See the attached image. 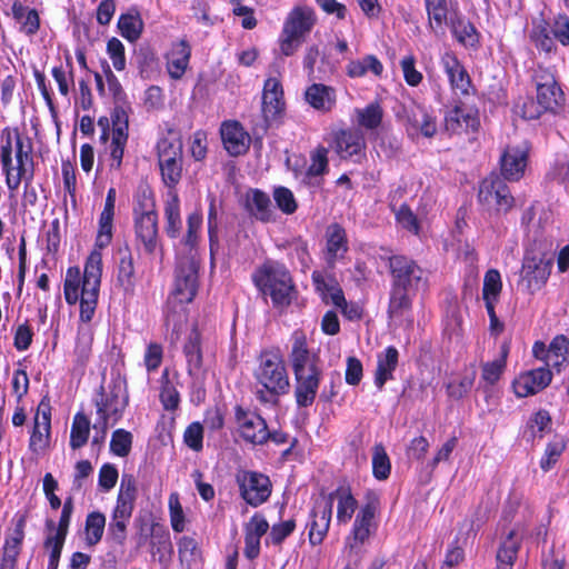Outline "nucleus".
Segmentation results:
<instances>
[{
  "label": "nucleus",
  "mask_w": 569,
  "mask_h": 569,
  "mask_svg": "<svg viewBox=\"0 0 569 569\" xmlns=\"http://www.w3.org/2000/svg\"><path fill=\"white\" fill-rule=\"evenodd\" d=\"M16 136V158H17V171H22L23 173H29V178H33V160L30 156L32 147L29 144L27 149H24L23 140L17 129L13 130Z\"/></svg>",
  "instance_id": "43"
},
{
  "label": "nucleus",
  "mask_w": 569,
  "mask_h": 569,
  "mask_svg": "<svg viewBox=\"0 0 569 569\" xmlns=\"http://www.w3.org/2000/svg\"><path fill=\"white\" fill-rule=\"evenodd\" d=\"M106 527V517L99 511L90 512L86 519L84 532L88 546H96L102 538Z\"/></svg>",
  "instance_id": "39"
},
{
  "label": "nucleus",
  "mask_w": 569,
  "mask_h": 569,
  "mask_svg": "<svg viewBox=\"0 0 569 569\" xmlns=\"http://www.w3.org/2000/svg\"><path fill=\"white\" fill-rule=\"evenodd\" d=\"M136 499H137L136 480L130 475H123L121 478L117 500L132 505L134 507Z\"/></svg>",
  "instance_id": "61"
},
{
  "label": "nucleus",
  "mask_w": 569,
  "mask_h": 569,
  "mask_svg": "<svg viewBox=\"0 0 569 569\" xmlns=\"http://www.w3.org/2000/svg\"><path fill=\"white\" fill-rule=\"evenodd\" d=\"M426 8L431 28H433V22L437 27H441L447 21L446 0H426Z\"/></svg>",
  "instance_id": "55"
},
{
  "label": "nucleus",
  "mask_w": 569,
  "mask_h": 569,
  "mask_svg": "<svg viewBox=\"0 0 569 569\" xmlns=\"http://www.w3.org/2000/svg\"><path fill=\"white\" fill-rule=\"evenodd\" d=\"M551 417L547 410H539L528 421L527 432L533 440L541 439L546 433L551 431Z\"/></svg>",
  "instance_id": "42"
},
{
  "label": "nucleus",
  "mask_w": 569,
  "mask_h": 569,
  "mask_svg": "<svg viewBox=\"0 0 569 569\" xmlns=\"http://www.w3.org/2000/svg\"><path fill=\"white\" fill-rule=\"evenodd\" d=\"M257 287L264 296H270L276 307L289 306L293 284L289 271L280 264H264L253 276Z\"/></svg>",
  "instance_id": "4"
},
{
  "label": "nucleus",
  "mask_w": 569,
  "mask_h": 569,
  "mask_svg": "<svg viewBox=\"0 0 569 569\" xmlns=\"http://www.w3.org/2000/svg\"><path fill=\"white\" fill-rule=\"evenodd\" d=\"M569 358V339L562 335L551 341L546 352L548 365L558 366Z\"/></svg>",
  "instance_id": "44"
},
{
  "label": "nucleus",
  "mask_w": 569,
  "mask_h": 569,
  "mask_svg": "<svg viewBox=\"0 0 569 569\" xmlns=\"http://www.w3.org/2000/svg\"><path fill=\"white\" fill-rule=\"evenodd\" d=\"M390 460L381 445L375 447L372 457V471L378 480H385L390 475Z\"/></svg>",
  "instance_id": "51"
},
{
  "label": "nucleus",
  "mask_w": 569,
  "mask_h": 569,
  "mask_svg": "<svg viewBox=\"0 0 569 569\" xmlns=\"http://www.w3.org/2000/svg\"><path fill=\"white\" fill-rule=\"evenodd\" d=\"M357 113L359 124L371 130L380 126L383 117V111L378 103H370Z\"/></svg>",
  "instance_id": "49"
},
{
  "label": "nucleus",
  "mask_w": 569,
  "mask_h": 569,
  "mask_svg": "<svg viewBox=\"0 0 569 569\" xmlns=\"http://www.w3.org/2000/svg\"><path fill=\"white\" fill-rule=\"evenodd\" d=\"M236 421L238 423L240 436L253 445H263L269 440L270 431L266 420L254 413L244 410L242 407H236Z\"/></svg>",
  "instance_id": "14"
},
{
  "label": "nucleus",
  "mask_w": 569,
  "mask_h": 569,
  "mask_svg": "<svg viewBox=\"0 0 569 569\" xmlns=\"http://www.w3.org/2000/svg\"><path fill=\"white\" fill-rule=\"evenodd\" d=\"M169 511L171 527L176 532H182L184 530V513L179 501L178 493L173 492L169 496Z\"/></svg>",
  "instance_id": "58"
},
{
  "label": "nucleus",
  "mask_w": 569,
  "mask_h": 569,
  "mask_svg": "<svg viewBox=\"0 0 569 569\" xmlns=\"http://www.w3.org/2000/svg\"><path fill=\"white\" fill-rule=\"evenodd\" d=\"M118 28L123 38L130 42L137 41L143 30V21L139 13L121 14L118 21Z\"/></svg>",
  "instance_id": "38"
},
{
  "label": "nucleus",
  "mask_w": 569,
  "mask_h": 569,
  "mask_svg": "<svg viewBox=\"0 0 569 569\" xmlns=\"http://www.w3.org/2000/svg\"><path fill=\"white\" fill-rule=\"evenodd\" d=\"M363 147L365 138L359 130H341L336 134V151L341 158L358 154Z\"/></svg>",
  "instance_id": "30"
},
{
  "label": "nucleus",
  "mask_w": 569,
  "mask_h": 569,
  "mask_svg": "<svg viewBox=\"0 0 569 569\" xmlns=\"http://www.w3.org/2000/svg\"><path fill=\"white\" fill-rule=\"evenodd\" d=\"M327 149L323 147L317 148L311 154V164L308 168V177H318L326 172L328 168Z\"/></svg>",
  "instance_id": "60"
},
{
  "label": "nucleus",
  "mask_w": 569,
  "mask_h": 569,
  "mask_svg": "<svg viewBox=\"0 0 569 569\" xmlns=\"http://www.w3.org/2000/svg\"><path fill=\"white\" fill-rule=\"evenodd\" d=\"M320 56L318 46H310L307 48L303 57V68L307 70L308 78L310 80H322L327 73L326 69L319 67L315 68V64Z\"/></svg>",
  "instance_id": "53"
},
{
  "label": "nucleus",
  "mask_w": 569,
  "mask_h": 569,
  "mask_svg": "<svg viewBox=\"0 0 569 569\" xmlns=\"http://www.w3.org/2000/svg\"><path fill=\"white\" fill-rule=\"evenodd\" d=\"M186 445L194 451L202 448L203 429L199 422H192L184 431Z\"/></svg>",
  "instance_id": "64"
},
{
  "label": "nucleus",
  "mask_w": 569,
  "mask_h": 569,
  "mask_svg": "<svg viewBox=\"0 0 569 569\" xmlns=\"http://www.w3.org/2000/svg\"><path fill=\"white\" fill-rule=\"evenodd\" d=\"M112 141H111V164L119 169L122 163L124 147L128 140L129 117L122 107H116L111 113Z\"/></svg>",
  "instance_id": "16"
},
{
  "label": "nucleus",
  "mask_w": 569,
  "mask_h": 569,
  "mask_svg": "<svg viewBox=\"0 0 569 569\" xmlns=\"http://www.w3.org/2000/svg\"><path fill=\"white\" fill-rule=\"evenodd\" d=\"M399 361L398 350L390 346L382 353L378 355L377 369L375 373V385L382 389L388 380L393 379V371Z\"/></svg>",
  "instance_id": "29"
},
{
  "label": "nucleus",
  "mask_w": 569,
  "mask_h": 569,
  "mask_svg": "<svg viewBox=\"0 0 569 569\" xmlns=\"http://www.w3.org/2000/svg\"><path fill=\"white\" fill-rule=\"evenodd\" d=\"M391 286L417 292L427 284L425 271L410 258L401 254L389 258Z\"/></svg>",
  "instance_id": "10"
},
{
  "label": "nucleus",
  "mask_w": 569,
  "mask_h": 569,
  "mask_svg": "<svg viewBox=\"0 0 569 569\" xmlns=\"http://www.w3.org/2000/svg\"><path fill=\"white\" fill-rule=\"evenodd\" d=\"M51 408L49 400L43 398L37 409L34 426L30 437L29 447L37 452L49 445Z\"/></svg>",
  "instance_id": "21"
},
{
  "label": "nucleus",
  "mask_w": 569,
  "mask_h": 569,
  "mask_svg": "<svg viewBox=\"0 0 569 569\" xmlns=\"http://www.w3.org/2000/svg\"><path fill=\"white\" fill-rule=\"evenodd\" d=\"M224 149L232 157L246 153L250 147V136L238 121H224L220 128Z\"/></svg>",
  "instance_id": "20"
},
{
  "label": "nucleus",
  "mask_w": 569,
  "mask_h": 569,
  "mask_svg": "<svg viewBox=\"0 0 569 569\" xmlns=\"http://www.w3.org/2000/svg\"><path fill=\"white\" fill-rule=\"evenodd\" d=\"M273 199L277 207L284 214H292L298 208V203L292 191L286 187H278L273 190Z\"/></svg>",
  "instance_id": "54"
},
{
  "label": "nucleus",
  "mask_w": 569,
  "mask_h": 569,
  "mask_svg": "<svg viewBox=\"0 0 569 569\" xmlns=\"http://www.w3.org/2000/svg\"><path fill=\"white\" fill-rule=\"evenodd\" d=\"M326 246L322 251L328 268L333 269L339 260H342L349 250L347 232L339 223H331L325 232Z\"/></svg>",
  "instance_id": "17"
},
{
  "label": "nucleus",
  "mask_w": 569,
  "mask_h": 569,
  "mask_svg": "<svg viewBox=\"0 0 569 569\" xmlns=\"http://www.w3.org/2000/svg\"><path fill=\"white\" fill-rule=\"evenodd\" d=\"M90 433V421L86 415L78 412L72 421L70 432V447L72 449H79L83 447L89 438Z\"/></svg>",
  "instance_id": "40"
},
{
  "label": "nucleus",
  "mask_w": 569,
  "mask_h": 569,
  "mask_svg": "<svg viewBox=\"0 0 569 569\" xmlns=\"http://www.w3.org/2000/svg\"><path fill=\"white\" fill-rule=\"evenodd\" d=\"M107 53L109 54L116 70L122 71L126 69L124 46L118 38H111L108 41Z\"/></svg>",
  "instance_id": "59"
},
{
  "label": "nucleus",
  "mask_w": 569,
  "mask_h": 569,
  "mask_svg": "<svg viewBox=\"0 0 569 569\" xmlns=\"http://www.w3.org/2000/svg\"><path fill=\"white\" fill-rule=\"evenodd\" d=\"M446 130L453 134L476 132L480 128L478 111L463 104L456 106L445 117Z\"/></svg>",
  "instance_id": "18"
},
{
  "label": "nucleus",
  "mask_w": 569,
  "mask_h": 569,
  "mask_svg": "<svg viewBox=\"0 0 569 569\" xmlns=\"http://www.w3.org/2000/svg\"><path fill=\"white\" fill-rule=\"evenodd\" d=\"M136 237L148 254H153L159 246L158 218L153 203L147 200L146 206L134 207Z\"/></svg>",
  "instance_id": "12"
},
{
  "label": "nucleus",
  "mask_w": 569,
  "mask_h": 569,
  "mask_svg": "<svg viewBox=\"0 0 569 569\" xmlns=\"http://www.w3.org/2000/svg\"><path fill=\"white\" fill-rule=\"evenodd\" d=\"M118 282L124 291H132L134 287V263L133 257L128 247L118 250Z\"/></svg>",
  "instance_id": "35"
},
{
  "label": "nucleus",
  "mask_w": 569,
  "mask_h": 569,
  "mask_svg": "<svg viewBox=\"0 0 569 569\" xmlns=\"http://www.w3.org/2000/svg\"><path fill=\"white\" fill-rule=\"evenodd\" d=\"M289 362L295 376V398L298 407H310L317 397L322 368L320 357L311 352L303 332L295 331Z\"/></svg>",
  "instance_id": "1"
},
{
  "label": "nucleus",
  "mask_w": 569,
  "mask_h": 569,
  "mask_svg": "<svg viewBox=\"0 0 569 569\" xmlns=\"http://www.w3.org/2000/svg\"><path fill=\"white\" fill-rule=\"evenodd\" d=\"M376 513V506L372 502H368L363 506L356 517L353 523V539L363 542L370 536V529Z\"/></svg>",
  "instance_id": "36"
},
{
  "label": "nucleus",
  "mask_w": 569,
  "mask_h": 569,
  "mask_svg": "<svg viewBox=\"0 0 569 569\" xmlns=\"http://www.w3.org/2000/svg\"><path fill=\"white\" fill-rule=\"evenodd\" d=\"M72 512H73V499H72V497H68L64 500V503L62 506V511H61L58 527L56 528V523L53 520L49 519L46 521V527L50 531V533L56 531L54 535H61L62 537H67Z\"/></svg>",
  "instance_id": "48"
},
{
  "label": "nucleus",
  "mask_w": 569,
  "mask_h": 569,
  "mask_svg": "<svg viewBox=\"0 0 569 569\" xmlns=\"http://www.w3.org/2000/svg\"><path fill=\"white\" fill-rule=\"evenodd\" d=\"M66 537H62L61 535H52L50 533L46 541H44V548L50 550L49 555V563L50 569H53L54 565H59V559L61 556L62 547L64 543Z\"/></svg>",
  "instance_id": "63"
},
{
  "label": "nucleus",
  "mask_w": 569,
  "mask_h": 569,
  "mask_svg": "<svg viewBox=\"0 0 569 569\" xmlns=\"http://www.w3.org/2000/svg\"><path fill=\"white\" fill-rule=\"evenodd\" d=\"M529 38L539 52L546 56L556 54V42L569 47V17L558 13L551 21L542 19L533 23Z\"/></svg>",
  "instance_id": "7"
},
{
  "label": "nucleus",
  "mask_w": 569,
  "mask_h": 569,
  "mask_svg": "<svg viewBox=\"0 0 569 569\" xmlns=\"http://www.w3.org/2000/svg\"><path fill=\"white\" fill-rule=\"evenodd\" d=\"M183 352L187 359L188 373L190 376H196L202 367L200 333L196 328L190 332L188 340L184 343Z\"/></svg>",
  "instance_id": "34"
},
{
  "label": "nucleus",
  "mask_w": 569,
  "mask_h": 569,
  "mask_svg": "<svg viewBox=\"0 0 569 569\" xmlns=\"http://www.w3.org/2000/svg\"><path fill=\"white\" fill-rule=\"evenodd\" d=\"M253 375L257 385L261 387L257 389L256 397L262 403H276L280 395L289 391L290 382L284 361L277 351H263Z\"/></svg>",
  "instance_id": "3"
},
{
  "label": "nucleus",
  "mask_w": 569,
  "mask_h": 569,
  "mask_svg": "<svg viewBox=\"0 0 569 569\" xmlns=\"http://www.w3.org/2000/svg\"><path fill=\"white\" fill-rule=\"evenodd\" d=\"M528 151L525 148H508L501 156V174L503 180L518 181L525 172Z\"/></svg>",
  "instance_id": "24"
},
{
  "label": "nucleus",
  "mask_w": 569,
  "mask_h": 569,
  "mask_svg": "<svg viewBox=\"0 0 569 569\" xmlns=\"http://www.w3.org/2000/svg\"><path fill=\"white\" fill-rule=\"evenodd\" d=\"M478 200L486 210L496 213H506L515 204L506 181L499 176H490L481 181Z\"/></svg>",
  "instance_id": "11"
},
{
  "label": "nucleus",
  "mask_w": 569,
  "mask_h": 569,
  "mask_svg": "<svg viewBox=\"0 0 569 569\" xmlns=\"http://www.w3.org/2000/svg\"><path fill=\"white\" fill-rule=\"evenodd\" d=\"M552 375L547 368H538L521 373L513 381V390L517 397L525 398L545 389L551 381Z\"/></svg>",
  "instance_id": "22"
},
{
  "label": "nucleus",
  "mask_w": 569,
  "mask_h": 569,
  "mask_svg": "<svg viewBox=\"0 0 569 569\" xmlns=\"http://www.w3.org/2000/svg\"><path fill=\"white\" fill-rule=\"evenodd\" d=\"M284 110L283 90L277 78L266 80L262 92V114L267 124L274 121Z\"/></svg>",
  "instance_id": "19"
},
{
  "label": "nucleus",
  "mask_w": 569,
  "mask_h": 569,
  "mask_svg": "<svg viewBox=\"0 0 569 569\" xmlns=\"http://www.w3.org/2000/svg\"><path fill=\"white\" fill-rule=\"evenodd\" d=\"M79 286H80L79 271L76 270V272L73 274L72 269H69L67 272L64 287H63L64 298L69 305H74L79 300V298H80Z\"/></svg>",
  "instance_id": "62"
},
{
  "label": "nucleus",
  "mask_w": 569,
  "mask_h": 569,
  "mask_svg": "<svg viewBox=\"0 0 569 569\" xmlns=\"http://www.w3.org/2000/svg\"><path fill=\"white\" fill-rule=\"evenodd\" d=\"M236 481L240 497L252 507L262 505L271 495V481L263 473L241 470L236 475Z\"/></svg>",
  "instance_id": "13"
},
{
  "label": "nucleus",
  "mask_w": 569,
  "mask_h": 569,
  "mask_svg": "<svg viewBox=\"0 0 569 569\" xmlns=\"http://www.w3.org/2000/svg\"><path fill=\"white\" fill-rule=\"evenodd\" d=\"M188 230L183 239L184 247L188 252H196L194 247L198 241V232L202 223V216L199 212H193L188 216Z\"/></svg>",
  "instance_id": "57"
},
{
  "label": "nucleus",
  "mask_w": 569,
  "mask_h": 569,
  "mask_svg": "<svg viewBox=\"0 0 569 569\" xmlns=\"http://www.w3.org/2000/svg\"><path fill=\"white\" fill-rule=\"evenodd\" d=\"M178 555L181 566L190 569L201 553L197 541L192 537L183 536L178 541Z\"/></svg>",
  "instance_id": "41"
},
{
  "label": "nucleus",
  "mask_w": 569,
  "mask_h": 569,
  "mask_svg": "<svg viewBox=\"0 0 569 569\" xmlns=\"http://www.w3.org/2000/svg\"><path fill=\"white\" fill-rule=\"evenodd\" d=\"M244 208L251 217L261 222L274 220V209L271 200L266 192L259 189H250L246 193Z\"/></svg>",
  "instance_id": "26"
},
{
  "label": "nucleus",
  "mask_w": 569,
  "mask_h": 569,
  "mask_svg": "<svg viewBox=\"0 0 569 569\" xmlns=\"http://www.w3.org/2000/svg\"><path fill=\"white\" fill-rule=\"evenodd\" d=\"M519 549L515 531H510L497 552L498 569H512Z\"/></svg>",
  "instance_id": "37"
},
{
  "label": "nucleus",
  "mask_w": 569,
  "mask_h": 569,
  "mask_svg": "<svg viewBox=\"0 0 569 569\" xmlns=\"http://www.w3.org/2000/svg\"><path fill=\"white\" fill-rule=\"evenodd\" d=\"M132 435L124 429H117L113 431L110 450L118 457H127L131 451Z\"/></svg>",
  "instance_id": "50"
},
{
  "label": "nucleus",
  "mask_w": 569,
  "mask_h": 569,
  "mask_svg": "<svg viewBox=\"0 0 569 569\" xmlns=\"http://www.w3.org/2000/svg\"><path fill=\"white\" fill-rule=\"evenodd\" d=\"M566 448V440L563 437L555 436L553 439L547 445L545 455L540 460V467L543 471H549L559 460Z\"/></svg>",
  "instance_id": "45"
},
{
  "label": "nucleus",
  "mask_w": 569,
  "mask_h": 569,
  "mask_svg": "<svg viewBox=\"0 0 569 569\" xmlns=\"http://www.w3.org/2000/svg\"><path fill=\"white\" fill-rule=\"evenodd\" d=\"M191 54L190 46L187 41H179L171 50L168 58V72L171 78L180 79L189 63Z\"/></svg>",
  "instance_id": "33"
},
{
  "label": "nucleus",
  "mask_w": 569,
  "mask_h": 569,
  "mask_svg": "<svg viewBox=\"0 0 569 569\" xmlns=\"http://www.w3.org/2000/svg\"><path fill=\"white\" fill-rule=\"evenodd\" d=\"M316 24L315 11L309 7H296L288 14L283 23V33L297 36L305 41L306 36Z\"/></svg>",
  "instance_id": "23"
},
{
  "label": "nucleus",
  "mask_w": 569,
  "mask_h": 569,
  "mask_svg": "<svg viewBox=\"0 0 569 569\" xmlns=\"http://www.w3.org/2000/svg\"><path fill=\"white\" fill-rule=\"evenodd\" d=\"M553 266L551 253L530 248L527 249L520 270L519 287L528 295H535L547 283Z\"/></svg>",
  "instance_id": "5"
},
{
  "label": "nucleus",
  "mask_w": 569,
  "mask_h": 569,
  "mask_svg": "<svg viewBox=\"0 0 569 569\" xmlns=\"http://www.w3.org/2000/svg\"><path fill=\"white\" fill-rule=\"evenodd\" d=\"M164 213L167 218V234L170 238H177L181 229L180 208L177 198L167 203Z\"/></svg>",
  "instance_id": "52"
},
{
  "label": "nucleus",
  "mask_w": 569,
  "mask_h": 569,
  "mask_svg": "<svg viewBox=\"0 0 569 569\" xmlns=\"http://www.w3.org/2000/svg\"><path fill=\"white\" fill-rule=\"evenodd\" d=\"M501 290L500 272L497 269H489L483 278L482 299L499 300Z\"/></svg>",
  "instance_id": "47"
},
{
  "label": "nucleus",
  "mask_w": 569,
  "mask_h": 569,
  "mask_svg": "<svg viewBox=\"0 0 569 569\" xmlns=\"http://www.w3.org/2000/svg\"><path fill=\"white\" fill-rule=\"evenodd\" d=\"M150 547L152 556L158 555V562L167 569L172 560L173 546L170 532L161 525L152 523L150 528Z\"/></svg>",
  "instance_id": "25"
},
{
  "label": "nucleus",
  "mask_w": 569,
  "mask_h": 569,
  "mask_svg": "<svg viewBox=\"0 0 569 569\" xmlns=\"http://www.w3.org/2000/svg\"><path fill=\"white\" fill-rule=\"evenodd\" d=\"M113 212L102 210L99 219V232L97 236V246L103 248L111 242Z\"/></svg>",
  "instance_id": "56"
},
{
  "label": "nucleus",
  "mask_w": 569,
  "mask_h": 569,
  "mask_svg": "<svg viewBox=\"0 0 569 569\" xmlns=\"http://www.w3.org/2000/svg\"><path fill=\"white\" fill-rule=\"evenodd\" d=\"M100 282L101 256L94 252L86 263L80 292V319L83 322H89L94 315Z\"/></svg>",
  "instance_id": "8"
},
{
  "label": "nucleus",
  "mask_w": 569,
  "mask_h": 569,
  "mask_svg": "<svg viewBox=\"0 0 569 569\" xmlns=\"http://www.w3.org/2000/svg\"><path fill=\"white\" fill-rule=\"evenodd\" d=\"M96 407L99 419L93 425V429H100L103 435H107L109 421L114 425L121 419L127 407V399L120 398L119 393L112 390L106 396L101 393L100 398L96 400Z\"/></svg>",
  "instance_id": "15"
},
{
  "label": "nucleus",
  "mask_w": 569,
  "mask_h": 569,
  "mask_svg": "<svg viewBox=\"0 0 569 569\" xmlns=\"http://www.w3.org/2000/svg\"><path fill=\"white\" fill-rule=\"evenodd\" d=\"M157 150L162 181L173 188L182 177V142L179 138H162L158 141Z\"/></svg>",
  "instance_id": "9"
},
{
  "label": "nucleus",
  "mask_w": 569,
  "mask_h": 569,
  "mask_svg": "<svg viewBox=\"0 0 569 569\" xmlns=\"http://www.w3.org/2000/svg\"><path fill=\"white\" fill-rule=\"evenodd\" d=\"M331 502L317 503L311 511V521L309 523V541L311 545H320L330 526Z\"/></svg>",
  "instance_id": "27"
},
{
  "label": "nucleus",
  "mask_w": 569,
  "mask_h": 569,
  "mask_svg": "<svg viewBox=\"0 0 569 569\" xmlns=\"http://www.w3.org/2000/svg\"><path fill=\"white\" fill-rule=\"evenodd\" d=\"M199 260L196 252L178 254L174 281L168 303L172 300L178 303H190L197 296L199 288Z\"/></svg>",
  "instance_id": "6"
},
{
  "label": "nucleus",
  "mask_w": 569,
  "mask_h": 569,
  "mask_svg": "<svg viewBox=\"0 0 569 569\" xmlns=\"http://www.w3.org/2000/svg\"><path fill=\"white\" fill-rule=\"evenodd\" d=\"M412 124L415 128L420 129L421 133L428 138L433 137L437 132L435 118L420 106L412 111Z\"/></svg>",
  "instance_id": "46"
},
{
  "label": "nucleus",
  "mask_w": 569,
  "mask_h": 569,
  "mask_svg": "<svg viewBox=\"0 0 569 569\" xmlns=\"http://www.w3.org/2000/svg\"><path fill=\"white\" fill-rule=\"evenodd\" d=\"M337 500V520L340 523H347L351 518L357 508V500L353 498L351 491L347 487H339L335 491H332L328 500L326 502H331V508L333 507V501Z\"/></svg>",
  "instance_id": "31"
},
{
  "label": "nucleus",
  "mask_w": 569,
  "mask_h": 569,
  "mask_svg": "<svg viewBox=\"0 0 569 569\" xmlns=\"http://www.w3.org/2000/svg\"><path fill=\"white\" fill-rule=\"evenodd\" d=\"M531 79L536 88V101L523 102L521 117L527 120H536L545 112H557L565 103V94L555 72L550 68L537 66Z\"/></svg>",
  "instance_id": "2"
},
{
  "label": "nucleus",
  "mask_w": 569,
  "mask_h": 569,
  "mask_svg": "<svg viewBox=\"0 0 569 569\" xmlns=\"http://www.w3.org/2000/svg\"><path fill=\"white\" fill-rule=\"evenodd\" d=\"M413 295L415 292L391 286L388 305V316L391 320L398 321L411 310Z\"/></svg>",
  "instance_id": "32"
},
{
  "label": "nucleus",
  "mask_w": 569,
  "mask_h": 569,
  "mask_svg": "<svg viewBox=\"0 0 569 569\" xmlns=\"http://www.w3.org/2000/svg\"><path fill=\"white\" fill-rule=\"evenodd\" d=\"M305 99L315 110L330 112L337 101L336 89L323 83H312L305 91Z\"/></svg>",
  "instance_id": "28"
}]
</instances>
